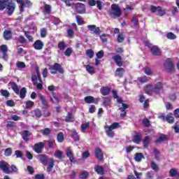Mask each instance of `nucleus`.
Here are the masks:
<instances>
[{
    "instance_id": "nucleus-1",
    "label": "nucleus",
    "mask_w": 179,
    "mask_h": 179,
    "mask_svg": "<svg viewBox=\"0 0 179 179\" xmlns=\"http://www.w3.org/2000/svg\"><path fill=\"white\" fill-rule=\"evenodd\" d=\"M7 9L8 16H12L15 9H16V3L10 2L9 0H0V10Z\"/></svg>"
},
{
    "instance_id": "nucleus-2",
    "label": "nucleus",
    "mask_w": 179,
    "mask_h": 179,
    "mask_svg": "<svg viewBox=\"0 0 179 179\" xmlns=\"http://www.w3.org/2000/svg\"><path fill=\"white\" fill-rule=\"evenodd\" d=\"M0 170L4 172L5 174H13V173H19V169H17L15 164H12L9 168V164L5 160L0 161Z\"/></svg>"
},
{
    "instance_id": "nucleus-3",
    "label": "nucleus",
    "mask_w": 179,
    "mask_h": 179,
    "mask_svg": "<svg viewBox=\"0 0 179 179\" xmlns=\"http://www.w3.org/2000/svg\"><path fill=\"white\" fill-rule=\"evenodd\" d=\"M8 85L10 86L11 89L13 90L15 94H20V99H24V97H26V94H27V90H26V87H22L20 90L19 86H17V84L13 82V80H10Z\"/></svg>"
},
{
    "instance_id": "nucleus-4",
    "label": "nucleus",
    "mask_w": 179,
    "mask_h": 179,
    "mask_svg": "<svg viewBox=\"0 0 179 179\" xmlns=\"http://www.w3.org/2000/svg\"><path fill=\"white\" fill-rule=\"evenodd\" d=\"M121 125H120V123L118 122H113L111 125H106L104 127L105 132L108 136V138H114L115 133L113 131V129H117L120 128Z\"/></svg>"
},
{
    "instance_id": "nucleus-5",
    "label": "nucleus",
    "mask_w": 179,
    "mask_h": 179,
    "mask_svg": "<svg viewBox=\"0 0 179 179\" xmlns=\"http://www.w3.org/2000/svg\"><path fill=\"white\" fill-rule=\"evenodd\" d=\"M121 15H122L121 7L118 4H112L110 12H109V16H111L112 17H120Z\"/></svg>"
},
{
    "instance_id": "nucleus-6",
    "label": "nucleus",
    "mask_w": 179,
    "mask_h": 179,
    "mask_svg": "<svg viewBox=\"0 0 179 179\" xmlns=\"http://www.w3.org/2000/svg\"><path fill=\"white\" fill-rule=\"evenodd\" d=\"M49 71H50V73H52V75H55L58 73L64 74L65 72L62 66L59 63H55L53 65L50 66L49 67Z\"/></svg>"
},
{
    "instance_id": "nucleus-7",
    "label": "nucleus",
    "mask_w": 179,
    "mask_h": 179,
    "mask_svg": "<svg viewBox=\"0 0 179 179\" xmlns=\"http://www.w3.org/2000/svg\"><path fill=\"white\" fill-rule=\"evenodd\" d=\"M150 10L152 13L157 12V16L162 17L166 15V9L163 8L162 6H151Z\"/></svg>"
},
{
    "instance_id": "nucleus-8",
    "label": "nucleus",
    "mask_w": 179,
    "mask_h": 179,
    "mask_svg": "<svg viewBox=\"0 0 179 179\" xmlns=\"http://www.w3.org/2000/svg\"><path fill=\"white\" fill-rule=\"evenodd\" d=\"M44 146H45V143L44 142L36 143L34 145L33 150L35 153L40 155L43 153V149H44Z\"/></svg>"
},
{
    "instance_id": "nucleus-9",
    "label": "nucleus",
    "mask_w": 179,
    "mask_h": 179,
    "mask_svg": "<svg viewBox=\"0 0 179 179\" xmlns=\"http://www.w3.org/2000/svg\"><path fill=\"white\" fill-rule=\"evenodd\" d=\"M164 67L166 69H168L171 73H174V64L173 63V60H171V59H166L164 63Z\"/></svg>"
},
{
    "instance_id": "nucleus-10",
    "label": "nucleus",
    "mask_w": 179,
    "mask_h": 179,
    "mask_svg": "<svg viewBox=\"0 0 179 179\" xmlns=\"http://www.w3.org/2000/svg\"><path fill=\"white\" fill-rule=\"evenodd\" d=\"M87 29L93 34H96V36H100V34H101V30H100V27H96L94 24L87 25Z\"/></svg>"
},
{
    "instance_id": "nucleus-11",
    "label": "nucleus",
    "mask_w": 179,
    "mask_h": 179,
    "mask_svg": "<svg viewBox=\"0 0 179 179\" xmlns=\"http://www.w3.org/2000/svg\"><path fill=\"white\" fill-rule=\"evenodd\" d=\"M76 10L77 13L83 15V13H86V6L82 3H76Z\"/></svg>"
},
{
    "instance_id": "nucleus-12",
    "label": "nucleus",
    "mask_w": 179,
    "mask_h": 179,
    "mask_svg": "<svg viewBox=\"0 0 179 179\" xmlns=\"http://www.w3.org/2000/svg\"><path fill=\"white\" fill-rule=\"evenodd\" d=\"M85 103L87 104H99V101H100V98H94L92 96H87L84 98Z\"/></svg>"
},
{
    "instance_id": "nucleus-13",
    "label": "nucleus",
    "mask_w": 179,
    "mask_h": 179,
    "mask_svg": "<svg viewBox=\"0 0 179 179\" xmlns=\"http://www.w3.org/2000/svg\"><path fill=\"white\" fill-rule=\"evenodd\" d=\"M38 97L42 103V106H43L42 108H45V109L48 108L49 106H48V103L47 102V99H45V96L42 94H38Z\"/></svg>"
},
{
    "instance_id": "nucleus-14",
    "label": "nucleus",
    "mask_w": 179,
    "mask_h": 179,
    "mask_svg": "<svg viewBox=\"0 0 179 179\" xmlns=\"http://www.w3.org/2000/svg\"><path fill=\"white\" fill-rule=\"evenodd\" d=\"M33 47L34 50L40 51L41 50H43V48H44V43H43L41 40L38 39L34 43Z\"/></svg>"
},
{
    "instance_id": "nucleus-15",
    "label": "nucleus",
    "mask_w": 179,
    "mask_h": 179,
    "mask_svg": "<svg viewBox=\"0 0 179 179\" xmlns=\"http://www.w3.org/2000/svg\"><path fill=\"white\" fill-rule=\"evenodd\" d=\"M113 61H115L116 65L117 66L121 67L124 65V62H122V57L120 55H115L113 57Z\"/></svg>"
},
{
    "instance_id": "nucleus-16",
    "label": "nucleus",
    "mask_w": 179,
    "mask_h": 179,
    "mask_svg": "<svg viewBox=\"0 0 179 179\" xmlns=\"http://www.w3.org/2000/svg\"><path fill=\"white\" fill-rule=\"evenodd\" d=\"M95 157L99 162H101L103 159H104V155L103 154V151L99 148H95Z\"/></svg>"
},
{
    "instance_id": "nucleus-17",
    "label": "nucleus",
    "mask_w": 179,
    "mask_h": 179,
    "mask_svg": "<svg viewBox=\"0 0 179 179\" xmlns=\"http://www.w3.org/2000/svg\"><path fill=\"white\" fill-rule=\"evenodd\" d=\"M134 143L139 145L142 142V134L141 133L136 132L135 135L133 136L132 139Z\"/></svg>"
},
{
    "instance_id": "nucleus-18",
    "label": "nucleus",
    "mask_w": 179,
    "mask_h": 179,
    "mask_svg": "<svg viewBox=\"0 0 179 179\" xmlns=\"http://www.w3.org/2000/svg\"><path fill=\"white\" fill-rule=\"evenodd\" d=\"M162 90H163V84L162 82H157L154 86V93L160 94Z\"/></svg>"
},
{
    "instance_id": "nucleus-19",
    "label": "nucleus",
    "mask_w": 179,
    "mask_h": 179,
    "mask_svg": "<svg viewBox=\"0 0 179 179\" xmlns=\"http://www.w3.org/2000/svg\"><path fill=\"white\" fill-rule=\"evenodd\" d=\"M166 141H169V136L166 134H162L155 141V143L156 145H159V143H162V142H166Z\"/></svg>"
},
{
    "instance_id": "nucleus-20",
    "label": "nucleus",
    "mask_w": 179,
    "mask_h": 179,
    "mask_svg": "<svg viewBox=\"0 0 179 179\" xmlns=\"http://www.w3.org/2000/svg\"><path fill=\"white\" fill-rule=\"evenodd\" d=\"M31 133H30V131L28 130H24L22 132V138L23 141H24V142H29V136H31Z\"/></svg>"
},
{
    "instance_id": "nucleus-21",
    "label": "nucleus",
    "mask_w": 179,
    "mask_h": 179,
    "mask_svg": "<svg viewBox=\"0 0 179 179\" xmlns=\"http://www.w3.org/2000/svg\"><path fill=\"white\" fill-rule=\"evenodd\" d=\"M150 52L152 55L155 56H159L162 54L160 48H159L157 45H153V47L151 48Z\"/></svg>"
},
{
    "instance_id": "nucleus-22",
    "label": "nucleus",
    "mask_w": 179,
    "mask_h": 179,
    "mask_svg": "<svg viewBox=\"0 0 179 179\" xmlns=\"http://www.w3.org/2000/svg\"><path fill=\"white\" fill-rule=\"evenodd\" d=\"M4 40L9 41V40H12V31L10 30H5L3 33Z\"/></svg>"
},
{
    "instance_id": "nucleus-23",
    "label": "nucleus",
    "mask_w": 179,
    "mask_h": 179,
    "mask_svg": "<svg viewBox=\"0 0 179 179\" xmlns=\"http://www.w3.org/2000/svg\"><path fill=\"white\" fill-rule=\"evenodd\" d=\"M17 3L19 4L18 7L20 9V12L23 13L24 12V8H26V1L23 0H15Z\"/></svg>"
},
{
    "instance_id": "nucleus-24",
    "label": "nucleus",
    "mask_w": 179,
    "mask_h": 179,
    "mask_svg": "<svg viewBox=\"0 0 179 179\" xmlns=\"http://www.w3.org/2000/svg\"><path fill=\"white\" fill-rule=\"evenodd\" d=\"M38 159L42 164H44V166L47 165V163H48V158L47 157V155H38Z\"/></svg>"
},
{
    "instance_id": "nucleus-25",
    "label": "nucleus",
    "mask_w": 179,
    "mask_h": 179,
    "mask_svg": "<svg viewBox=\"0 0 179 179\" xmlns=\"http://www.w3.org/2000/svg\"><path fill=\"white\" fill-rule=\"evenodd\" d=\"M112 94H113V99H117V102L118 104H122L124 101L122 100V98L118 96V92L116 90H113Z\"/></svg>"
},
{
    "instance_id": "nucleus-26",
    "label": "nucleus",
    "mask_w": 179,
    "mask_h": 179,
    "mask_svg": "<svg viewBox=\"0 0 179 179\" xmlns=\"http://www.w3.org/2000/svg\"><path fill=\"white\" fill-rule=\"evenodd\" d=\"M144 90H145L146 94H152V93H154L153 84H149L147 86H145L144 87Z\"/></svg>"
},
{
    "instance_id": "nucleus-27",
    "label": "nucleus",
    "mask_w": 179,
    "mask_h": 179,
    "mask_svg": "<svg viewBox=\"0 0 179 179\" xmlns=\"http://www.w3.org/2000/svg\"><path fill=\"white\" fill-rule=\"evenodd\" d=\"M66 155L67 157H69L71 163H75V158L73 157V153H72V150L67 149L66 150Z\"/></svg>"
},
{
    "instance_id": "nucleus-28",
    "label": "nucleus",
    "mask_w": 179,
    "mask_h": 179,
    "mask_svg": "<svg viewBox=\"0 0 179 179\" xmlns=\"http://www.w3.org/2000/svg\"><path fill=\"white\" fill-rule=\"evenodd\" d=\"M100 91L102 96H108V94L111 93V88L108 87H103Z\"/></svg>"
},
{
    "instance_id": "nucleus-29",
    "label": "nucleus",
    "mask_w": 179,
    "mask_h": 179,
    "mask_svg": "<svg viewBox=\"0 0 179 179\" xmlns=\"http://www.w3.org/2000/svg\"><path fill=\"white\" fill-rule=\"evenodd\" d=\"M124 73H125V69L122 67H120L116 69L115 76H117V78H122Z\"/></svg>"
},
{
    "instance_id": "nucleus-30",
    "label": "nucleus",
    "mask_w": 179,
    "mask_h": 179,
    "mask_svg": "<svg viewBox=\"0 0 179 179\" xmlns=\"http://www.w3.org/2000/svg\"><path fill=\"white\" fill-rule=\"evenodd\" d=\"M94 171L97 173V174H100L101 176H104V168H103V166H100V165H96L94 166Z\"/></svg>"
},
{
    "instance_id": "nucleus-31",
    "label": "nucleus",
    "mask_w": 179,
    "mask_h": 179,
    "mask_svg": "<svg viewBox=\"0 0 179 179\" xmlns=\"http://www.w3.org/2000/svg\"><path fill=\"white\" fill-rule=\"evenodd\" d=\"M143 145L145 149H148L149 148V145H150V137L149 136H146L143 140Z\"/></svg>"
},
{
    "instance_id": "nucleus-32",
    "label": "nucleus",
    "mask_w": 179,
    "mask_h": 179,
    "mask_svg": "<svg viewBox=\"0 0 179 179\" xmlns=\"http://www.w3.org/2000/svg\"><path fill=\"white\" fill-rule=\"evenodd\" d=\"M52 96L50 98V100L52 103H55V104H59V98L55 95V92L52 93Z\"/></svg>"
},
{
    "instance_id": "nucleus-33",
    "label": "nucleus",
    "mask_w": 179,
    "mask_h": 179,
    "mask_svg": "<svg viewBox=\"0 0 179 179\" xmlns=\"http://www.w3.org/2000/svg\"><path fill=\"white\" fill-rule=\"evenodd\" d=\"M84 68H85L87 72L90 73V75H93L95 73L94 67L90 64L84 65Z\"/></svg>"
},
{
    "instance_id": "nucleus-34",
    "label": "nucleus",
    "mask_w": 179,
    "mask_h": 179,
    "mask_svg": "<svg viewBox=\"0 0 179 179\" xmlns=\"http://www.w3.org/2000/svg\"><path fill=\"white\" fill-rule=\"evenodd\" d=\"M54 156L55 157H57V159H59V160H62V159L64 157V152L59 150H57L55 152Z\"/></svg>"
},
{
    "instance_id": "nucleus-35",
    "label": "nucleus",
    "mask_w": 179,
    "mask_h": 179,
    "mask_svg": "<svg viewBox=\"0 0 179 179\" xmlns=\"http://www.w3.org/2000/svg\"><path fill=\"white\" fill-rule=\"evenodd\" d=\"M24 34L25 37H27V40L30 41V43H33V41H34V38L33 37V36L31 35L29 31H24Z\"/></svg>"
},
{
    "instance_id": "nucleus-36",
    "label": "nucleus",
    "mask_w": 179,
    "mask_h": 179,
    "mask_svg": "<svg viewBox=\"0 0 179 179\" xmlns=\"http://www.w3.org/2000/svg\"><path fill=\"white\" fill-rule=\"evenodd\" d=\"M103 106H104V107H110V106H111V98L104 97L103 101Z\"/></svg>"
},
{
    "instance_id": "nucleus-37",
    "label": "nucleus",
    "mask_w": 179,
    "mask_h": 179,
    "mask_svg": "<svg viewBox=\"0 0 179 179\" xmlns=\"http://www.w3.org/2000/svg\"><path fill=\"white\" fill-rule=\"evenodd\" d=\"M54 166H55L54 159H50L47 167V171L48 173H51V171H52V169L54 168Z\"/></svg>"
},
{
    "instance_id": "nucleus-38",
    "label": "nucleus",
    "mask_w": 179,
    "mask_h": 179,
    "mask_svg": "<svg viewBox=\"0 0 179 179\" xmlns=\"http://www.w3.org/2000/svg\"><path fill=\"white\" fill-rule=\"evenodd\" d=\"M166 121L168 124H174L175 120L174 117H173V113H169L166 115Z\"/></svg>"
},
{
    "instance_id": "nucleus-39",
    "label": "nucleus",
    "mask_w": 179,
    "mask_h": 179,
    "mask_svg": "<svg viewBox=\"0 0 179 179\" xmlns=\"http://www.w3.org/2000/svg\"><path fill=\"white\" fill-rule=\"evenodd\" d=\"M145 157L143 156V154L141 152H137L135 154L134 156V160L136 162H142V159H143Z\"/></svg>"
},
{
    "instance_id": "nucleus-40",
    "label": "nucleus",
    "mask_w": 179,
    "mask_h": 179,
    "mask_svg": "<svg viewBox=\"0 0 179 179\" xmlns=\"http://www.w3.org/2000/svg\"><path fill=\"white\" fill-rule=\"evenodd\" d=\"M57 47L60 51H64L66 48L67 45L65 41H62L59 42Z\"/></svg>"
},
{
    "instance_id": "nucleus-41",
    "label": "nucleus",
    "mask_w": 179,
    "mask_h": 179,
    "mask_svg": "<svg viewBox=\"0 0 179 179\" xmlns=\"http://www.w3.org/2000/svg\"><path fill=\"white\" fill-rule=\"evenodd\" d=\"M71 138H73V139L76 142H79V141H80V137L78 135V132H76V130L72 131Z\"/></svg>"
},
{
    "instance_id": "nucleus-42",
    "label": "nucleus",
    "mask_w": 179,
    "mask_h": 179,
    "mask_svg": "<svg viewBox=\"0 0 179 179\" xmlns=\"http://www.w3.org/2000/svg\"><path fill=\"white\" fill-rule=\"evenodd\" d=\"M65 121L66 122H73V115L72 114V113L71 112L68 113L66 117Z\"/></svg>"
},
{
    "instance_id": "nucleus-43",
    "label": "nucleus",
    "mask_w": 179,
    "mask_h": 179,
    "mask_svg": "<svg viewBox=\"0 0 179 179\" xmlns=\"http://www.w3.org/2000/svg\"><path fill=\"white\" fill-rule=\"evenodd\" d=\"M43 13L50 15L51 13V6L49 4H45L44 6Z\"/></svg>"
},
{
    "instance_id": "nucleus-44",
    "label": "nucleus",
    "mask_w": 179,
    "mask_h": 179,
    "mask_svg": "<svg viewBox=\"0 0 179 179\" xmlns=\"http://www.w3.org/2000/svg\"><path fill=\"white\" fill-rule=\"evenodd\" d=\"M17 41L20 43V44H25L27 42V39L23 36V35H20L17 39Z\"/></svg>"
},
{
    "instance_id": "nucleus-45",
    "label": "nucleus",
    "mask_w": 179,
    "mask_h": 179,
    "mask_svg": "<svg viewBox=\"0 0 179 179\" xmlns=\"http://www.w3.org/2000/svg\"><path fill=\"white\" fill-rule=\"evenodd\" d=\"M76 19L78 26H82V24H85V21L83 20V18L80 17V15H77L76 17Z\"/></svg>"
},
{
    "instance_id": "nucleus-46",
    "label": "nucleus",
    "mask_w": 179,
    "mask_h": 179,
    "mask_svg": "<svg viewBox=\"0 0 179 179\" xmlns=\"http://www.w3.org/2000/svg\"><path fill=\"white\" fill-rule=\"evenodd\" d=\"M34 114L36 118H41L43 113H41V110L39 108H36L34 110Z\"/></svg>"
},
{
    "instance_id": "nucleus-47",
    "label": "nucleus",
    "mask_w": 179,
    "mask_h": 179,
    "mask_svg": "<svg viewBox=\"0 0 179 179\" xmlns=\"http://www.w3.org/2000/svg\"><path fill=\"white\" fill-rule=\"evenodd\" d=\"M0 93H1V96H3V97H6V98H8V97H9V96H10V93H9V91H8L6 90H1Z\"/></svg>"
},
{
    "instance_id": "nucleus-48",
    "label": "nucleus",
    "mask_w": 179,
    "mask_h": 179,
    "mask_svg": "<svg viewBox=\"0 0 179 179\" xmlns=\"http://www.w3.org/2000/svg\"><path fill=\"white\" fill-rule=\"evenodd\" d=\"M86 55L90 59H92L93 58V57H94V52L93 51V50L89 49L86 51Z\"/></svg>"
},
{
    "instance_id": "nucleus-49",
    "label": "nucleus",
    "mask_w": 179,
    "mask_h": 179,
    "mask_svg": "<svg viewBox=\"0 0 179 179\" xmlns=\"http://www.w3.org/2000/svg\"><path fill=\"white\" fill-rule=\"evenodd\" d=\"M16 66L20 69H24V68H26V64L23 62H17L16 63Z\"/></svg>"
},
{
    "instance_id": "nucleus-50",
    "label": "nucleus",
    "mask_w": 179,
    "mask_h": 179,
    "mask_svg": "<svg viewBox=\"0 0 179 179\" xmlns=\"http://www.w3.org/2000/svg\"><path fill=\"white\" fill-rule=\"evenodd\" d=\"M143 125L145 127V128H149V127H150V120L148 118H144L143 120Z\"/></svg>"
},
{
    "instance_id": "nucleus-51",
    "label": "nucleus",
    "mask_w": 179,
    "mask_h": 179,
    "mask_svg": "<svg viewBox=\"0 0 179 179\" xmlns=\"http://www.w3.org/2000/svg\"><path fill=\"white\" fill-rule=\"evenodd\" d=\"M62 1L65 3L67 8H71L73 5V0H62Z\"/></svg>"
},
{
    "instance_id": "nucleus-52",
    "label": "nucleus",
    "mask_w": 179,
    "mask_h": 179,
    "mask_svg": "<svg viewBox=\"0 0 179 179\" xmlns=\"http://www.w3.org/2000/svg\"><path fill=\"white\" fill-rule=\"evenodd\" d=\"M87 177H89V172L84 171L83 172H81L79 178L80 179H86L87 178Z\"/></svg>"
},
{
    "instance_id": "nucleus-53",
    "label": "nucleus",
    "mask_w": 179,
    "mask_h": 179,
    "mask_svg": "<svg viewBox=\"0 0 179 179\" xmlns=\"http://www.w3.org/2000/svg\"><path fill=\"white\" fill-rule=\"evenodd\" d=\"M144 72L146 75H148V76L153 75V71L152 70V69L148 66L144 68Z\"/></svg>"
},
{
    "instance_id": "nucleus-54",
    "label": "nucleus",
    "mask_w": 179,
    "mask_h": 179,
    "mask_svg": "<svg viewBox=\"0 0 179 179\" xmlns=\"http://www.w3.org/2000/svg\"><path fill=\"white\" fill-rule=\"evenodd\" d=\"M131 22H133L134 27H136L138 24H139V20H138V17L135 15L132 16Z\"/></svg>"
},
{
    "instance_id": "nucleus-55",
    "label": "nucleus",
    "mask_w": 179,
    "mask_h": 179,
    "mask_svg": "<svg viewBox=\"0 0 179 179\" xmlns=\"http://www.w3.org/2000/svg\"><path fill=\"white\" fill-rule=\"evenodd\" d=\"M166 37L169 40H176L177 38V36L173 32H169L166 34Z\"/></svg>"
},
{
    "instance_id": "nucleus-56",
    "label": "nucleus",
    "mask_w": 179,
    "mask_h": 179,
    "mask_svg": "<svg viewBox=\"0 0 179 179\" xmlns=\"http://www.w3.org/2000/svg\"><path fill=\"white\" fill-rule=\"evenodd\" d=\"M64 133H62V132L58 133L57 142H59L61 143L64 142Z\"/></svg>"
},
{
    "instance_id": "nucleus-57",
    "label": "nucleus",
    "mask_w": 179,
    "mask_h": 179,
    "mask_svg": "<svg viewBox=\"0 0 179 179\" xmlns=\"http://www.w3.org/2000/svg\"><path fill=\"white\" fill-rule=\"evenodd\" d=\"M138 80L140 82V83H147V82H149V80L146 76L138 78Z\"/></svg>"
},
{
    "instance_id": "nucleus-58",
    "label": "nucleus",
    "mask_w": 179,
    "mask_h": 179,
    "mask_svg": "<svg viewBox=\"0 0 179 179\" xmlns=\"http://www.w3.org/2000/svg\"><path fill=\"white\" fill-rule=\"evenodd\" d=\"M6 128H16V122L12 121L7 122Z\"/></svg>"
},
{
    "instance_id": "nucleus-59",
    "label": "nucleus",
    "mask_w": 179,
    "mask_h": 179,
    "mask_svg": "<svg viewBox=\"0 0 179 179\" xmlns=\"http://www.w3.org/2000/svg\"><path fill=\"white\" fill-rule=\"evenodd\" d=\"M73 52V50H72L71 48H67L64 54L66 55V57H71Z\"/></svg>"
},
{
    "instance_id": "nucleus-60",
    "label": "nucleus",
    "mask_w": 179,
    "mask_h": 179,
    "mask_svg": "<svg viewBox=\"0 0 179 179\" xmlns=\"http://www.w3.org/2000/svg\"><path fill=\"white\" fill-rule=\"evenodd\" d=\"M41 37L42 38H45V37H47V29L45 28L41 29Z\"/></svg>"
},
{
    "instance_id": "nucleus-61",
    "label": "nucleus",
    "mask_w": 179,
    "mask_h": 179,
    "mask_svg": "<svg viewBox=\"0 0 179 179\" xmlns=\"http://www.w3.org/2000/svg\"><path fill=\"white\" fill-rule=\"evenodd\" d=\"M34 106V102L31 101H25V107L26 108H31Z\"/></svg>"
},
{
    "instance_id": "nucleus-62",
    "label": "nucleus",
    "mask_w": 179,
    "mask_h": 179,
    "mask_svg": "<svg viewBox=\"0 0 179 179\" xmlns=\"http://www.w3.org/2000/svg\"><path fill=\"white\" fill-rule=\"evenodd\" d=\"M42 134L45 136H48L51 134V129L50 128H45L43 130Z\"/></svg>"
},
{
    "instance_id": "nucleus-63",
    "label": "nucleus",
    "mask_w": 179,
    "mask_h": 179,
    "mask_svg": "<svg viewBox=\"0 0 179 179\" xmlns=\"http://www.w3.org/2000/svg\"><path fill=\"white\" fill-rule=\"evenodd\" d=\"M0 51L2 53L8 52V46L6 45H1L0 46Z\"/></svg>"
},
{
    "instance_id": "nucleus-64",
    "label": "nucleus",
    "mask_w": 179,
    "mask_h": 179,
    "mask_svg": "<svg viewBox=\"0 0 179 179\" xmlns=\"http://www.w3.org/2000/svg\"><path fill=\"white\" fill-rule=\"evenodd\" d=\"M4 155L5 156H7V157L12 156V148H6L5 150Z\"/></svg>"
}]
</instances>
